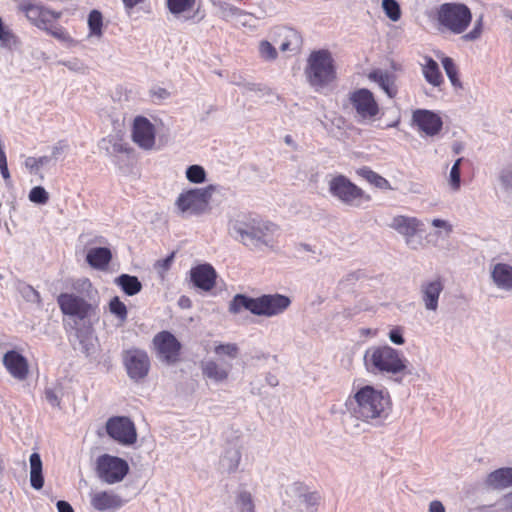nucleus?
I'll use <instances>...</instances> for the list:
<instances>
[{
  "mask_svg": "<svg viewBox=\"0 0 512 512\" xmlns=\"http://www.w3.org/2000/svg\"><path fill=\"white\" fill-rule=\"evenodd\" d=\"M345 408L356 420L379 426L388 419L392 401L387 390L364 385L346 399Z\"/></svg>",
  "mask_w": 512,
  "mask_h": 512,
  "instance_id": "nucleus-1",
  "label": "nucleus"
},
{
  "mask_svg": "<svg viewBox=\"0 0 512 512\" xmlns=\"http://www.w3.org/2000/svg\"><path fill=\"white\" fill-rule=\"evenodd\" d=\"M229 233L250 249L272 248L276 243L279 227L257 215L239 214L229 221Z\"/></svg>",
  "mask_w": 512,
  "mask_h": 512,
  "instance_id": "nucleus-2",
  "label": "nucleus"
},
{
  "mask_svg": "<svg viewBox=\"0 0 512 512\" xmlns=\"http://www.w3.org/2000/svg\"><path fill=\"white\" fill-rule=\"evenodd\" d=\"M291 305V299L283 294H262L253 298L236 294L229 303V312L238 314L247 310L255 316L274 317L284 313Z\"/></svg>",
  "mask_w": 512,
  "mask_h": 512,
  "instance_id": "nucleus-3",
  "label": "nucleus"
},
{
  "mask_svg": "<svg viewBox=\"0 0 512 512\" xmlns=\"http://www.w3.org/2000/svg\"><path fill=\"white\" fill-rule=\"evenodd\" d=\"M304 75L309 86L317 93H324L337 79L332 53L327 49L312 51L306 61Z\"/></svg>",
  "mask_w": 512,
  "mask_h": 512,
  "instance_id": "nucleus-4",
  "label": "nucleus"
},
{
  "mask_svg": "<svg viewBox=\"0 0 512 512\" xmlns=\"http://www.w3.org/2000/svg\"><path fill=\"white\" fill-rule=\"evenodd\" d=\"M364 366L369 373L382 375H405L407 360L401 352L388 346H372L364 353Z\"/></svg>",
  "mask_w": 512,
  "mask_h": 512,
  "instance_id": "nucleus-5",
  "label": "nucleus"
},
{
  "mask_svg": "<svg viewBox=\"0 0 512 512\" xmlns=\"http://www.w3.org/2000/svg\"><path fill=\"white\" fill-rule=\"evenodd\" d=\"M129 464L123 458L110 454L97 457L95 471L98 478L108 485L120 483L129 473Z\"/></svg>",
  "mask_w": 512,
  "mask_h": 512,
  "instance_id": "nucleus-6",
  "label": "nucleus"
},
{
  "mask_svg": "<svg viewBox=\"0 0 512 512\" xmlns=\"http://www.w3.org/2000/svg\"><path fill=\"white\" fill-rule=\"evenodd\" d=\"M329 192L334 198L351 207H360L363 200L371 199L344 175H337L329 181Z\"/></svg>",
  "mask_w": 512,
  "mask_h": 512,
  "instance_id": "nucleus-7",
  "label": "nucleus"
},
{
  "mask_svg": "<svg viewBox=\"0 0 512 512\" xmlns=\"http://www.w3.org/2000/svg\"><path fill=\"white\" fill-rule=\"evenodd\" d=\"M439 22L451 32H463L472 20L470 9L462 3H444L438 13Z\"/></svg>",
  "mask_w": 512,
  "mask_h": 512,
  "instance_id": "nucleus-8",
  "label": "nucleus"
},
{
  "mask_svg": "<svg viewBox=\"0 0 512 512\" xmlns=\"http://www.w3.org/2000/svg\"><path fill=\"white\" fill-rule=\"evenodd\" d=\"M389 226L404 237L405 244L410 249L417 250L423 245L422 237H417V234L423 231L424 224L418 218L398 215Z\"/></svg>",
  "mask_w": 512,
  "mask_h": 512,
  "instance_id": "nucleus-9",
  "label": "nucleus"
},
{
  "mask_svg": "<svg viewBox=\"0 0 512 512\" xmlns=\"http://www.w3.org/2000/svg\"><path fill=\"white\" fill-rule=\"evenodd\" d=\"M122 359L127 375L131 380L138 382L147 377L151 363L145 350L139 348L125 350Z\"/></svg>",
  "mask_w": 512,
  "mask_h": 512,
  "instance_id": "nucleus-10",
  "label": "nucleus"
},
{
  "mask_svg": "<svg viewBox=\"0 0 512 512\" xmlns=\"http://www.w3.org/2000/svg\"><path fill=\"white\" fill-rule=\"evenodd\" d=\"M107 434L123 446H131L137 441L136 427L126 416H114L106 422Z\"/></svg>",
  "mask_w": 512,
  "mask_h": 512,
  "instance_id": "nucleus-11",
  "label": "nucleus"
},
{
  "mask_svg": "<svg viewBox=\"0 0 512 512\" xmlns=\"http://www.w3.org/2000/svg\"><path fill=\"white\" fill-rule=\"evenodd\" d=\"M157 357L167 365L175 364L179 360L181 343L169 331H161L153 338Z\"/></svg>",
  "mask_w": 512,
  "mask_h": 512,
  "instance_id": "nucleus-12",
  "label": "nucleus"
},
{
  "mask_svg": "<svg viewBox=\"0 0 512 512\" xmlns=\"http://www.w3.org/2000/svg\"><path fill=\"white\" fill-rule=\"evenodd\" d=\"M215 189L214 185L190 189L179 195L176 205L181 212H196L208 203Z\"/></svg>",
  "mask_w": 512,
  "mask_h": 512,
  "instance_id": "nucleus-13",
  "label": "nucleus"
},
{
  "mask_svg": "<svg viewBox=\"0 0 512 512\" xmlns=\"http://www.w3.org/2000/svg\"><path fill=\"white\" fill-rule=\"evenodd\" d=\"M27 19L38 29L48 30V25L59 17V14L45 8L33 0H24L19 5Z\"/></svg>",
  "mask_w": 512,
  "mask_h": 512,
  "instance_id": "nucleus-14",
  "label": "nucleus"
},
{
  "mask_svg": "<svg viewBox=\"0 0 512 512\" xmlns=\"http://www.w3.org/2000/svg\"><path fill=\"white\" fill-rule=\"evenodd\" d=\"M57 303L63 314L72 316L79 321H84L92 310L90 303L72 293H61L57 297Z\"/></svg>",
  "mask_w": 512,
  "mask_h": 512,
  "instance_id": "nucleus-15",
  "label": "nucleus"
},
{
  "mask_svg": "<svg viewBox=\"0 0 512 512\" xmlns=\"http://www.w3.org/2000/svg\"><path fill=\"white\" fill-rule=\"evenodd\" d=\"M350 102L362 119H372L379 113V106L373 93L361 88L350 94Z\"/></svg>",
  "mask_w": 512,
  "mask_h": 512,
  "instance_id": "nucleus-16",
  "label": "nucleus"
},
{
  "mask_svg": "<svg viewBox=\"0 0 512 512\" xmlns=\"http://www.w3.org/2000/svg\"><path fill=\"white\" fill-rule=\"evenodd\" d=\"M155 127L143 116H137L133 122L132 139L144 150H151L155 145Z\"/></svg>",
  "mask_w": 512,
  "mask_h": 512,
  "instance_id": "nucleus-17",
  "label": "nucleus"
},
{
  "mask_svg": "<svg viewBox=\"0 0 512 512\" xmlns=\"http://www.w3.org/2000/svg\"><path fill=\"white\" fill-rule=\"evenodd\" d=\"M412 121L427 136L437 135L443 126L441 117L437 113L426 109L415 110L412 114Z\"/></svg>",
  "mask_w": 512,
  "mask_h": 512,
  "instance_id": "nucleus-18",
  "label": "nucleus"
},
{
  "mask_svg": "<svg viewBox=\"0 0 512 512\" xmlns=\"http://www.w3.org/2000/svg\"><path fill=\"white\" fill-rule=\"evenodd\" d=\"M217 274L210 264H199L190 270L193 286L201 291L209 292L216 284Z\"/></svg>",
  "mask_w": 512,
  "mask_h": 512,
  "instance_id": "nucleus-19",
  "label": "nucleus"
},
{
  "mask_svg": "<svg viewBox=\"0 0 512 512\" xmlns=\"http://www.w3.org/2000/svg\"><path fill=\"white\" fill-rule=\"evenodd\" d=\"M444 289L441 278L423 281L420 285V295L424 307L428 311L436 312L439 305V297Z\"/></svg>",
  "mask_w": 512,
  "mask_h": 512,
  "instance_id": "nucleus-20",
  "label": "nucleus"
},
{
  "mask_svg": "<svg viewBox=\"0 0 512 512\" xmlns=\"http://www.w3.org/2000/svg\"><path fill=\"white\" fill-rule=\"evenodd\" d=\"M2 363L8 373L16 380L23 381L27 378L29 368L26 358L15 350L6 352Z\"/></svg>",
  "mask_w": 512,
  "mask_h": 512,
  "instance_id": "nucleus-21",
  "label": "nucleus"
},
{
  "mask_svg": "<svg viewBox=\"0 0 512 512\" xmlns=\"http://www.w3.org/2000/svg\"><path fill=\"white\" fill-rule=\"evenodd\" d=\"M90 505L99 512L116 510L123 506L122 498L112 491H96L90 493Z\"/></svg>",
  "mask_w": 512,
  "mask_h": 512,
  "instance_id": "nucleus-22",
  "label": "nucleus"
},
{
  "mask_svg": "<svg viewBox=\"0 0 512 512\" xmlns=\"http://www.w3.org/2000/svg\"><path fill=\"white\" fill-rule=\"evenodd\" d=\"M244 445L241 434L226 443V472H236L240 464Z\"/></svg>",
  "mask_w": 512,
  "mask_h": 512,
  "instance_id": "nucleus-23",
  "label": "nucleus"
},
{
  "mask_svg": "<svg viewBox=\"0 0 512 512\" xmlns=\"http://www.w3.org/2000/svg\"><path fill=\"white\" fill-rule=\"evenodd\" d=\"M368 78L376 82L389 98H394L397 95V76L394 73L382 69H375L368 74Z\"/></svg>",
  "mask_w": 512,
  "mask_h": 512,
  "instance_id": "nucleus-24",
  "label": "nucleus"
},
{
  "mask_svg": "<svg viewBox=\"0 0 512 512\" xmlns=\"http://www.w3.org/2000/svg\"><path fill=\"white\" fill-rule=\"evenodd\" d=\"M486 487L503 490L512 486V467H502L490 472L485 479Z\"/></svg>",
  "mask_w": 512,
  "mask_h": 512,
  "instance_id": "nucleus-25",
  "label": "nucleus"
},
{
  "mask_svg": "<svg viewBox=\"0 0 512 512\" xmlns=\"http://www.w3.org/2000/svg\"><path fill=\"white\" fill-rule=\"evenodd\" d=\"M493 283L502 290H512V266L506 263H497L491 269Z\"/></svg>",
  "mask_w": 512,
  "mask_h": 512,
  "instance_id": "nucleus-26",
  "label": "nucleus"
},
{
  "mask_svg": "<svg viewBox=\"0 0 512 512\" xmlns=\"http://www.w3.org/2000/svg\"><path fill=\"white\" fill-rule=\"evenodd\" d=\"M112 259L111 250L107 247L90 248L86 254L87 263L94 269L105 270Z\"/></svg>",
  "mask_w": 512,
  "mask_h": 512,
  "instance_id": "nucleus-27",
  "label": "nucleus"
},
{
  "mask_svg": "<svg viewBox=\"0 0 512 512\" xmlns=\"http://www.w3.org/2000/svg\"><path fill=\"white\" fill-rule=\"evenodd\" d=\"M74 337L79 343V347L86 355L90 354V350L93 347L92 343V328L90 325L83 324L78 326V322L75 321Z\"/></svg>",
  "mask_w": 512,
  "mask_h": 512,
  "instance_id": "nucleus-28",
  "label": "nucleus"
},
{
  "mask_svg": "<svg viewBox=\"0 0 512 512\" xmlns=\"http://www.w3.org/2000/svg\"><path fill=\"white\" fill-rule=\"evenodd\" d=\"M234 505L237 512H256L253 496L243 485L235 492Z\"/></svg>",
  "mask_w": 512,
  "mask_h": 512,
  "instance_id": "nucleus-29",
  "label": "nucleus"
},
{
  "mask_svg": "<svg viewBox=\"0 0 512 512\" xmlns=\"http://www.w3.org/2000/svg\"><path fill=\"white\" fill-rule=\"evenodd\" d=\"M30 462V483L35 490H40L44 485V477L42 473V460L38 453H32L29 458Z\"/></svg>",
  "mask_w": 512,
  "mask_h": 512,
  "instance_id": "nucleus-30",
  "label": "nucleus"
},
{
  "mask_svg": "<svg viewBox=\"0 0 512 512\" xmlns=\"http://www.w3.org/2000/svg\"><path fill=\"white\" fill-rule=\"evenodd\" d=\"M114 282L128 296L136 295L142 289V284L139 279L129 274H121L115 278Z\"/></svg>",
  "mask_w": 512,
  "mask_h": 512,
  "instance_id": "nucleus-31",
  "label": "nucleus"
},
{
  "mask_svg": "<svg viewBox=\"0 0 512 512\" xmlns=\"http://www.w3.org/2000/svg\"><path fill=\"white\" fill-rule=\"evenodd\" d=\"M232 83L241 87L242 93L244 95H255L257 97H263L270 94V89L267 86L260 83L250 82L242 77L232 80Z\"/></svg>",
  "mask_w": 512,
  "mask_h": 512,
  "instance_id": "nucleus-32",
  "label": "nucleus"
},
{
  "mask_svg": "<svg viewBox=\"0 0 512 512\" xmlns=\"http://www.w3.org/2000/svg\"><path fill=\"white\" fill-rule=\"evenodd\" d=\"M423 75L425 80L431 85L438 87L443 82V77L440 72L439 66L435 60L428 57L426 58V63L423 65Z\"/></svg>",
  "mask_w": 512,
  "mask_h": 512,
  "instance_id": "nucleus-33",
  "label": "nucleus"
},
{
  "mask_svg": "<svg viewBox=\"0 0 512 512\" xmlns=\"http://www.w3.org/2000/svg\"><path fill=\"white\" fill-rule=\"evenodd\" d=\"M357 174L379 189L391 190L392 187L387 179L374 172L368 167L360 168Z\"/></svg>",
  "mask_w": 512,
  "mask_h": 512,
  "instance_id": "nucleus-34",
  "label": "nucleus"
},
{
  "mask_svg": "<svg viewBox=\"0 0 512 512\" xmlns=\"http://www.w3.org/2000/svg\"><path fill=\"white\" fill-rule=\"evenodd\" d=\"M442 65L451 84L455 88H462V83L458 77V70L454 64L453 59L450 57H444L442 59Z\"/></svg>",
  "mask_w": 512,
  "mask_h": 512,
  "instance_id": "nucleus-35",
  "label": "nucleus"
},
{
  "mask_svg": "<svg viewBox=\"0 0 512 512\" xmlns=\"http://www.w3.org/2000/svg\"><path fill=\"white\" fill-rule=\"evenodd\" d=\"M186 178L191 183L200 184L206 180L205 169L201 165H191L186 169Z\"/></svg>",
  "mask_w": 512,
  "mask_h": 512,
  "instance_id": "nucleus-36",
  "label": "nucleus"
},
{
  "mask_svg": "<svg viewBox=\"0 0 512 512\" xmlns=\"http://www.w3.org/2000/svg\"><path fill=\"white\" fill-rule=\"evenodd\" d=\"M168 8L173 14L190 11L195 5V0H167Z\"/></svg>",
  "mask_w": 512,
  "mask_h": 512,
  "instance_id": "nucleus-37",
  "label": "nucleus"
},
{
  "mask_svg": "<svg viewBox=\"0 0 512 512\" xmlns=\"http://www.w3.org/2000/svg\"><path fill=\"white\" fill-rule=\"evenodd\" d=\"M110 312L115 315L121 322L126 321L127 319V307L126 305L119 299V297L115 296L111 299L109 303Z\"/></svg>",
  "mask_w": 512,
  "mask_h": 512,
  "instance_id": "nucleus-38",
  "label": "nucleus"
},
{
  "mask_svg": "<svg viewBox=\"0 0 512 512\" xmlns=\"http://www.w3.org/2000/svg\"><path fill=\"white\" fill-rule=\"evenodd\" d=\"M382 8L389 19L398 21L401 17L400 5L396 0H383Z\"/></svg>",
  "mask_w": 512,
  "mask_h": 512,
  "instance_id": "nucleus-39",
  "label": "nucleus"
},
{
  "mask_svg": "<svg viewBox=\"0 0 512 512\" xmlns=\"http://www.w3.org/2000/svg\"><path fill=\"white\" fill-rule=\"evenodd\" d=\"M110 146L106 147L107 155L116 158L119 154H127L129 155L132 152V149L121 140H113L109 141Z\"/></svg>",
  "mask_w": 512,
  "mask_h": 512,
  "instance_id": "nucleus-40",
  "label": "nucleus"
},
{
  "mask_svg": "<svg viewBox=\"0 0 512 512\" xmlns=\"http://www.w3.org/2000/svg\"><path fill=\"white\" fill-rule=\"evenodd\" d=\"M51 160L49 156H41L38 158L28 157L26 158L24 165L25 167L34 174H37L39 169L45 165H47Z\"/></svg>",
  "mask_w": 512,
  "mask_h": 512,
  "instance_id": "nucleus-41",
  "label": "nucleus"
},
{
  "mask_svg": "<svg viewBox=\"0 0 512 512\" xmlns=\"http://www.w3.org/2000/svg\"><path fill=\"white\" fill-rule=\"evenodd\" d=\"M20 41L16 34H0L1 48L9 51H16L20 49Z\"/></svg>",
  "mask_w": 512,
  "mask_h": 512,
  "instance_id": "nucleus-42",
  "label": "nucleus"
},
{
  "mask_svg": "<svg viewBox=\"0 0 512 512\" xmlns=\"http://www.w3.org/2000/svg\"><path fill=\"white\" fill-rule=\"evenodd\" d=\"M29 200L36 204H46L49 200L48 192L42 186H36L29 192Z\"/></svg>",
  "mask_w": 512,
  "mask_h": 512,
  "instance_id": "nucleus-43",
  "label": "nucleus"
},
{
  "mask_svg": "<svg viewBox=\"0 0 512 512\" xmlns=\"http://www.w3.org/2000/svg\"><path fill=\"white\" fill-rule=\"evenodd\" d=\"M301 502L305 505L308 512H313L314 508L318 506L320 502V495L317 492H308L300 496Z\"/></svg>",
  "mask_w": 512,
  "mask_h": 512,
  "instance_id": "nucleus-44",
  "label": "nucleus"
},
{
  "mask_svg": "<svg viewBox=\"0 0 512 512\" xmlns=\"http://www.w3.org/2000/svg\"><path fill=\"white\" fill-rule=\"evenodd\" d=\"M103 17L100 11L92 10L88 15V26L90 32H101Z\"/></svg>",
  "mask_w": 512,
  "mask_h": 512,
  "instance_id": "nucleus-45",
  "label": "nucleus"
},
{
  "mask_svg": "<svg viewBox=\"0 0 512 512\" xmlns=\"http://www.w3.org/2000/svg\"><path fill=\"white\" fill-rule=\"evenodd\" d=\"M202 369L203 374L206 377L213 379L215 381H220L223 377L222 372L219 371L217 364L213 361H207L203 363Z\"/></svg>",
  "mask_w": 512,
  "mask_h": 512,
  "instance_id": "nucleus-46",
  "label": "nucleus"
},
{
  "mask_svg": "<svg viewBox=\"0 0 512 512\" xmlns=\"http://www.w3.org/2000/svg\"><path fill=\"white\" fill-rule=\"evenodd\" d=\"M260 55L265 60H274L277 57V51L268 41H262L259 47Z\"/></svg>",
  "mask_w": 512,
  "mask_h": 512,
  "instance_id": "nucleus-47",
  "label": "nucleus"
},
{
  "mask_svg": "<svg viewBox=\"0 0 512 512\" xmlns=\"http://www.w3.org/2000/svg\"><path fill=\"white\" fill-rule=\"evenodd\" d=\"M72 289L80 294H89L92 283L88 278H79L73 281Z\"/></svg>",
  "mask_w": 512,
  "mask_h": 512,
  "instance_id": "nucleus-48",
  "label": "nucleus"
},
{
  "mask_svg": "<svg viewBox=\"0 0 512 512\" xmlns=\"http://www.w3.org/2000/svg\"><path fill=\"white\" fill-rule=\"evenodd\" d=\"M20 293L29 302H40V294L30 285H22Z\"/></svg>",
  "mask_w": 512,
  "mask_h": 512,
  "instance_id": "nucleus-49",
  "label": "nucleus"
},
{
  "mask_svg": "<svg viewBox=\"0 0 512 512\" xmlns=\"http://www.w3.org/2000/svg\"><path fill=\"white\" fill-rule=\"evenodd\" d=\"M174 257H175V253L172 252L166 258L158 260L155 263V269L158 271V273L161 275V277H163V274L170 269L172 262L174 260Z\"/></svg>",
  "mask_w": 512,
  "mask_h": 512,
  "instance_id": "nucleus-50",
  "label": "nucleus"
},
{
  "mask_svg": "<svg viewBox=\"0 0 512 512\" xmlns=\"http://www.w3.org/2000/svg\"><path fill=\"white\" fill-rule=\"evenodd\" d=\"M449 184L454 191L460 189L461 185V170L460 168L452 167L449 175Z\"/></svg>",
  "mask_w": 512,
  "mask_h": 512,
  "instance_id": "nucleus-51",
  "label": "nucleus"
},
{
  "mask_svg": "<svg viewBox=\"0 0 512 512\" xmlns=\"http://www.w3.org/2000/svg\"><path fill=\"white\" fill-rule=\"evenodd\" d=\"M389 339L392 343L396 345H403L405 343V339L403 337V330L401 327H396L390 330Z\"/></svg>",
  "mask_w": 512,
  "mask_h": 512,
  "instance_id": "nucleus-52",
  "label": "nucleus"
},
{
  "mask_svg": "<svg viewBox=\"0 0 512 512\" xmlns=\"http://www.w3.org/2000/svg\"><path fill=\"white\" fill-rule=\"evenodd\" d=\"M500 181L505 189L512 190V169L502 171L500 174Z\"/></svg>",
  "mask_w": 512,
  "mask_h": 512,
  "instance_id": "nucleus-53",
  "label": "nucleus"
},
{
  "mask_svg": "<svg viewBox=\"0 0 512 512\" xmlns=\"http://www.w3.org/2000/svg\"><path fill=\"white\" fill-rule=\"evenodd\" d=\"M62 64L65 65L71 71L82 73V74H84L86 72V67L83 65V63H81L77 60L62 62Z\"/></svg>",
  "mask_w": 512,
  "mask_h": 512,
  "instance_id": "nucleus-54",
  "label": "nucleus"
},
{
  "mask_svg": "<svg viewBox=\"0 0 512 512\" xmlns=\"http://www.w3.org/2000/svg\"><path fill=\"white\" fill-rule=\"evenodd\" d=\"M56 39L61 43L63 44L64 46L68 47V48H71V47H75L77 45V42L74 41L70 34H53Z\"/></svg>",
  "mask_w": 512,
  "mask_h": 512,
  "instance_id": "nucleus-55",
  "label": "nucleus"
},
{
  "mask_svg": "<svg viewBox=\"0 0 512 512\" xmlns=\"http://www.w3.org/2000/svg\"><path fill=\"white\" fill-rule=\"evenodd\" d=\"M45 398L49 404L52 406L58 407L60 405V398L57 393L52 389H46Z\"/></svg>",
  "mask_w": 512,
  "mask_h": 512,
  "instance_id": "nucleus-56",
  "label": "nucleus"
},
{
  "mask_svg": "<svg viewBox=\"0 0 512 512\" xmlns=\"http://www.w3.org/2000/svg\"><path fill=\"white\" fill-rule=\"evenodd\" d=\"M68 145L60 141L52 148V156L54 159H57L59 156H61L67 149Z\"/></svg>",
  "mask_w": 512,
  "mask_h": 512,
  "instance_id": "nucleus-57",
  "label": "nucleus"
},
{
  "mask_svg": "<svg viewBox=\"0 0 512 512\" xmlns=\"http://www.w3.org/2000/svg\"><path fill=\"white\" fill-rule=\"evenodd\" d=\"M0 172L6 184L9 185L11 182V176L7 165V159L0 163Z\"/></svg>",
  "mask_w": 512,
  "mask_h": 512,
  "instance_id": "nucleus-58",
  "label": "nucleus"
},
{
  "mask_svg": "<svg viewBox=\"0 0 512 512\" xmlns=\"http://www.w3.org/2000/svg\"><path fill=\"white\" fill-rule=\"evenodd\" d=\"M432 225L437 228H445L447 231V234H450L452 232V226L445 220L433 219Z\"/></svg>",
  "mask_w": 512,
  "mask_h": 512,
  "instance_id": "nucleus-59",
  "label": "nucleus"
},
{
  "mask_svg": "<svg viewBox=\"0 0 512 512\" xmlns=\"http://www.w3.org/2000/svg\"><path fill=\"white\" fill-rule=\"evenodd\" d=\"M226 356L236 358L238 356V347L236 344L226 343Z\"/></svg>",
  "mask_w": 512,
  "mask_h": 512,
  "instance_id": "nucleus-60",
  "label": "nucleus"
},
{
  "mask_svg": "<svg viewBox=\"0 0 512 512\" xmlns=\"http://www.w3.org/2000/svg\"><path fill=\"white\" fill-rule=\"evenodd\" d=\"M56 507L58 512H74L72 506L64 500H59L56 503Z\"/></svg>",
  "mask_w": 512,
  "mask_h": 512,
  "instance_id": "nucleus-61",
  "label": "nucleus"
},
{
  "mask_svg": "<svg viewBox=\"0 0 512 512\" xmlns=\"http://www.w3.org/2000/svg\"><path fill=\"white\" fill-rule=\"evenodd\" d=\"M361 276V273L359 271H355V272H351V273H348L341 281H340V284L344 283V282H348V283H354L355 281H357Z\"/></svg>",
  "mask_w": 512,
  "mask_h": 512,
  "instance_id": "nucleus-62",
  "label": "nucleus"
},
{
  "mask_svg": "<svg viewBox=\"0 0 512 512\" xmlns=\"http://www.w3.org/2000/svg\"><path fill=\"white\" fill-rule=\"evenodd\" d=\"M429 512H445V507L442 502L434 500L429 504Z\"/></svg>",
  "mask_w": 512,
  "mask_h": 512,
  "instance_id": "nucleus-63",
  "label": "nucleus"
},
{
  "mask_svg": "<svg viewBox=\"0 0 512 512\" xmlns=\"http://www.w3.org/2000/svg\"><path fill=\"white\" fill-rule=\"evenodd\" d=\"M265 380L266 383L271 387H276L279 384L277 376L272 373H267Z\"/></svg>",
  "mask_w": 512,
  "mask_h": 512,
  "instance_id": "nucleus-64",
  "label": "nucleus"
}]
</instances>
